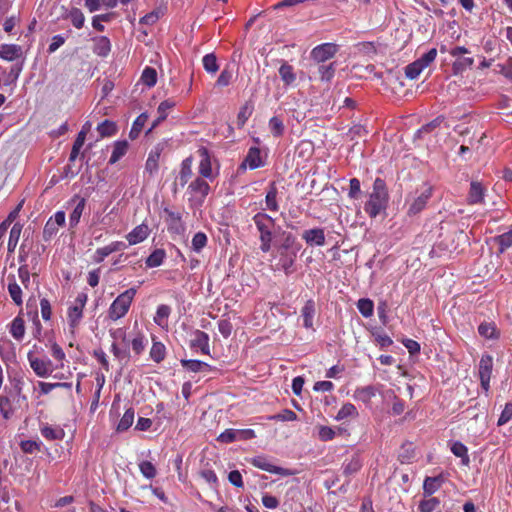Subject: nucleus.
I'll use <instances>...</instances> for the list:
<instances>
[{
  "label": "nucleus",
  "mask_w": 512,
  "mask_h": 512,
  "mask_svg": "<svg viewBox=\"0 0 512 512\" xmlns=\"http://www.w3.org/2000/svg\"><path fill=\"white\" fill-rule=\"evenodd\" d=\"M41 443L32 440L21 441L20 447L24 453H34L40 450Z\"/></svg>",
  "instance_id": "62"
},
{
  "label": "nucleus",
  "mask_w": 512,
  "mask_h": 512,
  "mask_svg": "<svg viewBox=\"0 0 512 512\" xmlns=\"http://www.w3.org/2000/svg\"><path fill=\"white\" fill-rule=\"evenodd\" d=\"M468 51L465 47H456L450 50V55L456 57L453 63V72L455 75L461 74L466 69L470 68L474 62L473 58L463 56Z\"/></svg>",
  "instance_id": "8"
},
{
  "label": "nucleus",
  "mask_w": 512,
  "mask_h": 512,
  "mask_svg": "<svg viewBox=\"0 0 512 512\" xmlns=\"http://www.w3.org/2000/svg\"><path fill=\"white\" fill-rule=\"evenodd\" d=\"M128 150V142L126 140L117 141L114 144V149L109 160L110 164L116 163L121 157H123Z\"/></svg>",
  "instance_id": "31"
},
{
  "label": "nucleus",
  "mask_w": 512,
  "mask_h": 512,
  "mask_svg": "<svg viewBox=\"0 0 512 512\" xmlns=\"http://www.w3.org/2000/svg\"><path fill=\"white\" fill-rule=\"evenodd\" d=\"M64 18L70 19L72 25L77 29L84 26L85 17L79 8H72Z\"/></svg>",
  "instance_id": "30"
},
{
  "label": "nucleus",
  "mask_w": 512,
  "mask_h": 512,
  "mask_svg": "<svg viewBox=\"0 0 512 512\" xmlns=\"http://www.w3.org/2000/svg\"><path fill=\"white\" fill-rule=\"evenodd\" d=\"M253 105L249 102H246L241 108L237 115V126L238 128H242L248 118L252 115Z\"/></svg>",
  "instance_id": "41"
},
{
  "label": "nucleus",
  "mask_w": 512,
  "mask_h": 512,
  "mask_svg": "<svg viewBox=\"0 0 512 512\" xmlns=\"http://www.w3.org/2000/svg\"><path fill=\"white\" fill-rule=\"evenodd\" d=\"M512 419V402H508L505 404L504 409L502 410L500 417L498 419L497 425L502 426L508 423Z\"/></svg>",
  "instance_id": "59"
},
{
  "label": "nucleus",
  "mask_w": 512,
  "mask_h": 512,
  "mask_svg": "<svg viewBox=\"0 0 512 512\" xmlns=\"http://www.w3.org/2000/svg\"><path fill=\"white\" fill-rule=\"evenodd\" d=\"M301 246L296 242V238L291 233H283V241L278 248L279 261L277 269L283 270L286 275L292 274L297 253Z\"/></svg>",
  "instance_id": "1"
},
{
  "label": "nucleus",
  "mask_w": 512,
  "mask_h": 512,
  "mask_svg": "<svg viewBox=\"0 0 512 512\" xmlns=\"http://www.w3.org/2000/svg\"><path fill=\"white\" fill-rule=\"evenodd\" d=\"M277 193H278L277 187H276L275 183L272 182L269 186V189L267 191L266 198H265L267 209L270 211L276 212L279 210V206H278L277 199H276Z\"/></svg>",
  "instance_id": "27"
},
{
  "label": "nucleus",
  "mask_w": 512,
  "mask_h": 512,
  "mask_svg": "<svg viewBox=\"0 0 512 512\" xmlns=\"http://www.w3.org/2000/svg\"><path fill=\"white\" fill-rule=\"evenodd\" d=\"M302 237L309 245L322 246L325 244V234L324 230L321 228L306 230Z\"/></svg>",
  "instance_id": "16"
},
{
  "label": "nucleus",
  "mask_w": 512,
  "mask_h": 512,
  "mask_svg": "<svg viewBox=\"0 0 512 512\" xmlns=\"http://www.w3.org/2000/svg\"><path fill=\"white\" fill-rule=\"evenodd\" d=\"M149 235V227L142 223L136 226L130 233L127 234L126 238L129 245H135L144 241Z\"/></svg>",
  "instance_id": "15"
},
{
  "label": "nucleus",
  "mask_w": 512,
  "mask_h": 512,
  "mask_svg": "<svg viewBox=\"0 0 512 512\" xmlns=\"http://www.w3.org/2000/svg\"><path fill=\"white\" fill-rule=\"evenodd\" d=\"M150 357L156 363H160L165 358V346L161 342H154L151 350Z\"/></svg>",
  "instance_id": "44"
},
{
  "label": "nucleus",
  "mask_w": 512,
  "mask_h": 512,
  "mask_svg": "<svg viewBox=\"0 0 512 512\" xmlns=\"http://www.w3.org/2000/svg\"><path fill=\"white\" fill-rule=\"evenodd\" d=\"M0 412L5 419L12 413L11 402L7 396H0Z\"/></svg>",
  "instance_id": "60"
},
{
  "label": "nucleus",
  "mask_w": 512,
  "mask_h": 512,
  "mask_svg": "<svg viewBox=\"0 0 512 512\" xmlns=\"http://www.w3.org/2000/svg\"><path fill=\"white\" fill-rule=\"evenodd\" d=\"M192 176V159L188 157L182 161L181 170L179 173V182L184 187Z\"/></svg>",
  "instance_id": "23"
},
{
  "label": "nucleus",
  "mask_w": 512,
  "mask_h": 512,
  "mask_svg": "<svg viewBox=\"0 0 512 512\" xmlns=\"http://www.w3.org/2000/svg\"><path fill=\"white\" fill-rule=\"evenodd\" d=\"M22 226L18 223L14 224V226L10 230L9 240H8V252H14L17 243L20 238Z\"/></svg>",
  "instance_id": "40"
},
{
  "label": "nucleus",
  "mask_w": 512,
  "mask_h": 512,
  "mask_svg": "<svg viewBox=\"0 0 512 512\" xmlns=\"http://www.w3.org/2000/svg\"><path fill=\"white\" fill-rule=\"evenodd\" d=\"M85 138H86V131L84 130V128H82V130L78 133V135L73 143L72 150H71V153L69 156L70 162L75 161L76 158L78 157L79 151L85 142Z\"/></svg>",
  "instance_id": "34"
},
{
  "label": "nucleus",
  "mask_w": 512,
  "mask_h": 512,
  "mask_svg": "<svg viewBox=\"0 0 512 512\" xmlns=\"http://www.w3.org/2000/svg\"><path fill=\"white\" fill-rule=\"evenodd\" d=\"M258 232L261 242L260 249L262 252H269L273 240V229L275 227V220L264 212H258L252 218Z\"/></svg>",
  "instance_id": "3"
},
{
  "label": "nucleus",
  "mask_w": 512,
  "mask_h": 512,
  "mask_svg": "<svg viewBox=\"0 0 512 512\" xmlns=\"http://www.w3.org/2000/svg\"><path fill=\"white\" fill-rule=\"evenodd\" d=\"M95 42L93 51L101 57H106L111 51L110 40L105 36L96 37L93 39Z\"/></svg>",
  "instance_id": "21"
},
{
  "label": "nucleus",
  "mask_w": 512,
  "mask_h": 512,
  "mask_svg": "<svg viewBox=\"0 0 512 512\" xmlns=\"http://www.w3.org/2000/svg\"><path fill=\"white\" fill-rule=\"evenodd\" d=\"M443 477H426L423 483V494L425 497H429L434 494L443 484Z\"/></svg>",
  "instance_id": "19"
},
{
  "label": "nucleus",
  "mask_w": 512,
  "mask_h": 512,
  "mask_svg": "<svg viewBox=\"0 0 512 512\" xmlns=\"http://www.w3.org/2000/svg\"><path fill=\"white\" fill-rule=\"evenodd\" d=\"M486 189L478 181H472L470 183V190L467 197V202L470 205L481 204L484 201Z\"/></svg>",
  "instance_id": "13"
},
{
  "label": "nucleus",
  "mask_w": 512,
  "mask_h": 512,
  "mask_svg": "<svg viewBox=\"0 0 512 512\" xmlns=\"http://www.w3.org/2000/svg\"><path fill=\"white\" fill-rule=\"evenodd\" d=\"M478 332L482 337L486 339H498L500 335L496 325L491 322L481 323L478 327Z\"/></svg>",
  "instance_id": "24"
},
{
  "label": "nucleus",
  "mask_w": 512,
  "mask_h": 512,
  "mask_svg": "<svg viewBox=\"0 0 512 512\" xmlns=\"http://www.w3.org/2000/svg\"><path fill=\"white\" fill-rule=\"evenodd\" d=\"M147 119H148L147 113H142L136 118V120L134 121L132 128L129 132V138L131 140H134L139 136Z\"/></svg>",
  "instance_id": "32"
},
{
  "label": "nucleus",
  "mask_w": 512,
  "mask_h": 512,
  "mask_svg": "<svg viewBox=\"0 0 512 512\" xmlns=\"http://www.w3.org/2000/svg\"><path fill=\"white\" fill-rule=\"evenodd\" d=\"M423 69V64L416 60L405 67V75L409 79H415Z\"/></svg>",
  "instance_id": "50"
},
{
  "label": "nucleus",
  "mask_w": 512,
  "mask_h": 512,
  "mask_svg": "<svg viewBox=\"0 0 512 512\" xmlns=\"http://www.w3.org/2000/svg\"><path fill=\"white\" fill-rule=\"evenodd\" d=\"M141 473L147 479H152L156 476V468L150 461H143L139 464Z\"/></svg>",
  "instance_id": "56"
},
{
  "label": "nucleus",
  "mask_w": 512,
  "mask_h": 512,
  "mask_svg": "<svg viewBox=\"0 0 512 512\" xmlns=\"http://www.w3.org/2000/svg\"><path fill=\"white\" fill-rule=\"evenodd\" d=\"M112 352L119 361H124V364H127V362L129 361L130 352L127 349V347L121 349L116 343H113Z\"/></svg>",
  "instance_id": "58"
},
{
  "label": "nucleus",
  "mask_w": 512,
  "mask_h": 512,
  "mask_svg": "<svg viewBox=\"0 0 512 512\" xmlns=\"http://www.w3.org/2000/svg\"><path fill=\"white\" fill-rule=\"evenodd\" d=\"M432 195V187L423 185L420 189H417L413 194H410L406 199L408 204L407 214L409 216H415L419 214L427 205L428 200Z\"/></svg>",
  "instance_id": "5"
},
{
  "label": "nucleus",
  "mask_w": 512,
  "mask_h": 512,
  "mask_svg": "<svg viewBox=\"0 0 512 512\" xmlns=\"http://www.w3.org/2000/svg\"><path fill=\"white\" fill-rule=\"evenodd\" d=\"M165 251L163 249L154 250L146 259V265L150 268L160 266L165 259Z\"/></svg>",
  "instance_id": "39"
},
{
  "label": "nucleus",
  "mask_w": 512,
  "mask_h": 512,
  "mask_svg": "<svg viewBox=\"0 0 512 512\" xmlns=\"http://www.w3.org/2000/svg\"><path fill=\"white\" fill-rule=\"evenodd\" d=\"M203 67L208 73H216L219 69L217 58L214 53H209L203 57Z\"/></svg>",
  "instance_id": "43"
},
{
  "label": "nucleus",
  "mask_w": 512,
  "mask_h": 512,
  "mask_svg": "<svg viewBox=\"0 0 512 512\" xmlns=\"http://www.w3.org/2000/svg\"><path fill=\"white\" fill-rule=\"evenodd\" d=\"M494 242L499 245V252L503 253L512 245V226L509 231L498 235L494 238Z\"/></svg>",
  "instance_id": "36"
},
{
  "label": "nucleus",
  "mask_w": 512,
  "mask_h": 512,
  "mask_svg": "<svg viewBox=\"0 0 512 512\" xmlns=\"http://www.w3.org/2000/svg\"><path fill=\"white\" fill-rule=\"evenodd\" d=\"M42 436L47 440H62L65 432L61 427H52L45 424L40 429Z\"/></svg>",
  "instance_id": "22"
},
{
  "label": "nucleus",
  "mask_w": 512,
  "mask_h": 512,
  "mask_svg": "<svg viewBox=\"0 0 512 512\" xmlns=\"http://www.w3.org/2000/svg\"><path fill=\"white\" fill-rule=\"evenodd\" d=\"M134 415L135 413L132 408L127 409L118 423L117 431L124 432L128 430L133 424Z\"/></svg>",
  "instance_id": "38"
},
{
  "label": "nucleus",
  "mask_w": 512,
  "mask_h": 512,
  "mask_svg": "<svg viewBox=\"0 0 512 512\" xmlns=\"http://www.w3.org/2000/svg\"><path fill=\"white\" fill-rule=\"evenodd\" d=\"M198 153L201 157V161L199 164V174L203 178L212 180L214 178V175L212 171L211 158L208 149L205 147H201L198 150Z\"/></svg>",
  "instance_id": "12"
},
{
  "label": "nucleus",
  "mask_w": 512,
  "mask_h": 512,
  "mask_svg": "<svg viewBox=\"0 0 512 512\" xmlns=\"http://www.w3.org/2000/svg\"><path fill=\"white\" fill-rule=\"evenodd\" d=\"M113 17H114V13H106V14L96 15L92 19V26L97 31L102 32V31H104L105 27L103 24H101V21L110 22L113 19Z\"/></svg>",
  "instance_id": "52"
},
{
  "label": "nucleus",
  "mask_w": 512,
  "mask_h": 512,
  "mask_svg": "<svg viewBox=\"0 0 512 512\" xmlns=\"http://www.w3.org/2000/svg\"><path fill=\"white\" fill-rule=\"evenodd\" d=\"M279 75L285 85H291L296 80L293 67L287 63H283L279 68Z\"/></svg>",
  "instance_id": "35"
},
{
  "label": "nucleus",
  "mask_w": 512,
  "mask_h": 512,
  "mask_svg": "<svg viewBox=\"0 0 512 512\" xmlns=\"http://www.w3.org/2000/svg\"><path fill=\"white\" fill-rule=\"evenodd\" d=\"M27 358L34 373L39 377L45 378L54 371L53 364L49 359L35 357L31 351L27 354Z\"/></svg>",
  "instance_id": "9"
},
{
  "label": "nucleus",
  "mask_w": 512,
  "mask_h": 512,
  "mask_svg": "<svg viewBox=\"0 0 512 512\" xmlns=\"http://www.w3.org/2000/svg\"><path fill=\"white\" fill-rule=\"evenodd\" d=\"M388 191L386 183L381 178H376L373 183V191L365 204V211L371 217H377L382 210L386 209L388 203Z\"/></svg>",
  "instance_id": "2"
},
{
  "label": "nucleus",
  "mask_w": 512,
  "mask_h": 512,
  "mask_svg": "<svg viewBox=\"0 0 512 512\" xmlns=\"http://www.w3.org/2000/svg\"><path fill=\"white\" fill-rule=\"evenodd\" d=\"M335 70V63H329L327 65L322 64L318 67V72L322 81H330L335 74Z\"/></svg>",
  "instance_id": "46"
},
{
  "label": "nucleus",
  "mask_w": 512,
  "mask_h": 512,
  "mask_svg": "<svg viewBox=\"0 0 512 512\" xmlns=\"http://www.w3.org/2000/svg\"><path fill=\"white\" fill-rule=\"evenodd\" d=\"M358 415L356 407L351 403L344 404L341 409L338 411L336 419L343 420L348 417H355Z\"/></svg>",
  "instance_id": "49"
},
{
  "label": "nucleus",
  "mask_w": 512,
  "mask_h": 512,
  "mask_svg": "<svg viewBox=\"0 0 512 512\" xmlns=\"http://www.w3.org/2000/svg\"><path fill=\"white\" fill-rule=\"evenodd\" d=\"M160 158V151H152L145 164V169L150 173L153 174L158 169V161Z\"/></svg>",
  "instance_id": "51"
},
{
  "label": "nucleus",
  "mask_w": 512,
  "mask_h": 512,
  "mask_svg": "<svg viewBox=\"0 0 512 512\" xmlns=\"http://www.w3.org/2000/svg\"><path fill=\"white\" fill-rule=\"evenodd\" d=\"M97 131L101 137H110L116 134L117 126L113 121L104 120L97 126Z\"/></svg>",
  "instance_id": "37"
},
{
  "label": "nucleus",
  "mask_w": 512,
  "mask_h": 512,
  "mask_svg": "<svg viewBox=\"0 0 512 512\" xmlns=\"http://www.w3.org/2000/svg\"><path fill=\"white\" fill-rule=\"evenodd\" d=\"M415 458V451L412 443H405L401 446L398 459L402 464L411 463Z\"/></svg>",
  "instance_id": "28"
},
{
  "label": "nucleus",
  "mask_w": 512,
  "mask_h": 512,
  "mask_svg": "<svg viewBox=\"0 0 512 512\" xmlns=\"http://www.w3.org/2000/svg\"><path fill=\"white\" fill-rule=\"evenodd\" d=\"M250 463L261 470L278 474L281 476H292L296 474L295 470L279 467L269 463L265 456H256L250 460Z\"/></svg>",
  "instance_id": "7"
},
{
  "label": "nucleus",
  "mask_w": 512,
  "mask_h": 512,
  "mask_svg": "<svg viewBox=\"0 0 512 512\" xmlns=\"http://www.w3.org/2000/svg\"><path fill=\"white\" fill-rule=\"evenodd\" d=\"M136 292L137 291L135 288H130L121 293L113 301L108 311V315L111 320L116 321L126 315L133 301V298L136 295Z\"/></svg>",
  "instance_id": "4"
},
{
  "label": "nucleus",
  "mask_w": 512,
  "mask_h": 512,
  "mask_svg": "<svg viewBox=\"0 0 512 512\" xmlns=\"http://www.w3.org/2000/svg\"><path fill=\"white\" fill-rule=\"evenodd\" d=\"M141 80L148 87H153L157 82V72L152 67H146L141 76Z\"/></svg>",
  "instance_id": "48"
},
{
  "label": "nucleus",
  "mask_w": 512,
  "mask_h": 512,
  "mask_svg": "<svg viewBox=\"0 0 512 512\" xmlns=\"http://www.w3.org/2000/svg\"><path fill=\"white\" fill-rule=\"evenodd\" d=\"M249 166L251 169H256L262 166V160L260 156V149L257 147H251L240 165L239 169H246V166Z\"/></svg>",
  "instance_id": "14"
},
{
  "label": "nucleus",
  "mask_w": 512,
  "mask_h": 512,
  "mask_svg": "<svg viewBox=\"0 0 512 512\" xmlns=\"http://www.w3.org/2000/svg\"><path fill=\"white\" fill-rule=\"evenodd\" d=\"M74 199H78V203L73 209L72 213L70 214L69 223L71 227H74L79 223L86 205L85 198H80L79 196L76 195Z\"/></svg>",
  "instance_id": "25"
},
{
  "label": "nucleus",
  "mask_w": 512,
  "mask_h": 512,
  "mask_svg": "<svg viewBox=\"0 0 512 512\" xmlns=\"http://www.w3.org/2000/svg\"><path fill=\"white\" fill-rule=\"evenodd\" d=\"M181 364L184 368L192 372H199L203 369L209 368V365L205 362L199 360H181Z\"/></svg>",
  "instance_id": "47"
},
{
  "label": "nucleus",
  "mask_w": 512,
  "mask_h": 512,
  "mask_svg": "<svg viewBox=\"0 0 512 512\" xmlns=\"http://www.w3.org/2000/svg\"><path fill=\"white\" fill-rule=\"evenodd\" d=\"M188 190L195 195L196 204L201 206L210 192V186L202 177H197L189 184Z\"/></svg>",
  "instance_id": "11"
},
{
  "label": "nucleus",
  "mask_w": 512,
  "mask_h": 512,
  "mask_svg": "<svg viewBox=\"0 0 512 512\" xmlns=\"http://www.w3.org/2000/svg\"><path fill=\"white\" fill-rule=\"evenodd\" d=\"M192 348H200L204 354H209V336L207 333L196 330L194 332V338L191 340Z\"/></svg>",
  "instance_id": "17"
},
{
  "label": "nucleus",
  "mask_w": 512,
  "mask_h": 512,
  "mask_svg": "<svg viewBox=\"0 0 512 512\" xmlns=\"http://www.w3.org/2000/svg\"><path fill=\"white\" fill-rule=\"evenodd\" d=\"M217 440L222 443H232L237 440L236 430L235 429H226L222 432Z\"/></svg>",
  "instance_id": "61"
},
{
  "label": "nucleus",
  "mask_w": 512,
  "mask_h": 512,
  "mask_svg": "<svg viewBox=\"0 0 512 512\" xmlns=\"http://www.w3.org/2000/svg\"><path fill=\"white\" fill-rule=\"evenodd\" d=\"M8 292L16 305L22 304V290L16 283L14 276H9Z\"/></svg>",
  "instance_id": "29"
},
{
  "label": "nucleus",
  "mask_w": 512,
  "mask_h": 512,
  "mask_svg": "<svg viewBox=\"0 0 512 512\" xmlns=\"http://www.w3.org/2000/svg\"><path fill=\"white\" fill-rule=\"evenodd\" d=\"M175 106V102L172 100L162 101L158 106V114H160V120H165L167 117L168 110Z\"/></svg>",
  "instance_id": "63"
},
{
  "label": "nucleus",
  "mask_w": 512,
  "mask_h": 512,
  "mask_svg": "<svg viewBox=\"0 0 512 512\" xmlns=\"http://www.w3.org/2000/svg\"><path fill=\"white\" fill-rule=\"evenodd\" d=\"M170 312H171V309L169 306L164 305V304L159 305L157 308V311H156V316L154 318L155 322L158 325H162L163 322L169 317Z\"/></svg>",
  "instance_id": "57"
},
{
  "label": "nucleus",
  "mask_w": 512,
  "mask_h": 512,
  "mask_svg": "<svg viewBox=\"0 0 512 512\" xmlns=\"http://www.w3.org/2000/svg\"><path fill=\"white\" fill-rule=\"evenodd\" d=\"M207 244V236L203 232H197L192 239V248L196 252H200Z\"/></svg>",
  "instance_id": "53"
},
{
  "label": "nucleus",
  "mask_w": 512,
  "mask_h": 512,
  "mask_svg": "<svg viewBox=\"0 0 512 512\" xmlns=\"http://www.w3.org/2000/svg\"><path fill=\"white\" fill-rule=\"evenodd\" d=\"M218 329L223 337L228 338L232 333L233 326L229 320L222 319L218 322Z\"/></svg>",
  "instance_id": "64"
},
{
  "label": "nucleus",
  "mask_w": 512,
  "mask_h": 512,
  "mask_svg": "<svg viewBox=\"0 0 512 512\" xmlns=\"http://www.w3.org/2000/svg\"><path fill=\"white\" fill-rule=\"evenodd\" d=\"M439 505V500L436 497H431L426 500H422L419 504V510L421 512H433Z\"/></svg>",
  "instance_id": "55"
},
{
  "label": "nucleus",
  "mask_w": 512,
  "mask_h": 512,
  "mask_svg": "<svg viewBox=\"0 0 512 512\" xmlns=\"http://www.w3.org/2000/svg\"><path fill=\"white\" fill-rule=\"evenodd\" d=\"M10 333L17 340H21L24 337L25 323L21 317L14 318L11 323Z\"/></svg>",
  "instance_id": "33"
},
{
  "label": "nucleus",
  "mask_w": 512,
  "mask_h": 512,
  "mask_svg": "<svg viewBox=\"0 0 512 512\" xmlns=\"http://www.w3.org/2000/svg\"><path fill=\"white\" fill-rule=\"evenodd\" d=\"M493 372V357L489 354L481 356L478 365V377L480 385L485 395L488 396L490 391V380Z\"/></svg>",
  "instance_id": "6"
},
{
  "label": "nucleus",
  "mask_w": 512,
  "mask_h": 512,
  "mask_svg": "<svg viewBox=\"0 0 512 512\" xmlns=\"http://www.w3.org/2000/svg\"><path fill=\"white\" fill-rule=\"evenodd\" d=\"M338 51V45L334 43H324L316 46L311 51V58L316 63H323L331 59Z\"/></svg>",
  "instance_id": "10"
},
{
  "label": "nucleus",
  "mask_w": 512,
  "mask_h": 512,
  "mask_svg": "<svg viewBox=\"0 0 512 512\" xmlns=\"http://www.w3.org/2000/svg\"><path fill=\"white\" fill-rule=\"evenodd\" d=\"M450 450L451 452L456 456V457H459L461 458V464L463 466H468L469 463H470V458H469V455H468V449L467 447L462 444L461 442H455L451 447H450Z\"/></svg>",
  "instance_id": "26"
},
{
  "label": "nucleus",
  "mask_w": 512,
  "mask_h": 512,
  "mask_svg": "<svg viewBox=\"0 0 512 512\" xmlns=\"http://www.w3.org/2000/svg\"><path fill=\"white\" fill-rule=\"evenodd\" d=\"M359 312L366 318L373 315L374 303L368 298L359 299L357 302Z\"/></svg>",
  "instance_id": "42"
},
{
  "label": "nucleus",
  "mask_w": 512,
  "mask_h": 512,
  "mask_svg": "<svg viewBox=\"0 0 512 512\" xmlns=\"http://www.w3.org/2000/svg\"><path fill=\"white\" fill-rule=\"evenodd\" d=\"M83 316V309L81 307L72 306L68 311V319L69 325L71 328H75L78 326L81 318Z\"/></svg>",
  "instance_id": "45"
},
{
  "label": "nucleus",
  "mask_w": 512,
  "mask_h": 512,
  "mask_svg": "<svg viewBox=\"0 0 512 512\" xmlns=\"http://www.w3.org/2000/svg\"><path fill=\"white\" fill-rule=\"evenodd\" d=\"M315 311L316 309L314 300H307L301 310L303 325L305 328H312Z\"/></svg>",
  "instance_id": "20"
},
{
  "label": "nucleus",
  "mask_w": 512,
  "mask_h": 512,
  "mask_svg": "<svg viewBox=\"0 0 512 512\" xmlns=\"http://www.w3.org/2000/svg\"><path fill=\"white\" fill-rule=\"evenodd\" d=\"M269 127L271 130V133L275 137H279L284 132V125L283 122L276 116L272 117L269 121Z\"/></svg>",
  "instance_id": "54"
},
{
  "label": "nucleus",
  "mask_w": 512,
  "mask_h": 512,
  "mask_svg": "<svg viewBox=\"0 0 512 512\" xmlns=\"http://www.w3.org/2000/svg\"><path fill=\"white\" fill-rule=\"evenodd\" d=\"M22 54V49L19 45L15 44H3L0 48V58L13 61L19 58Z\"/></svg>",
  "instance_id": "18"
}]
</instances>
